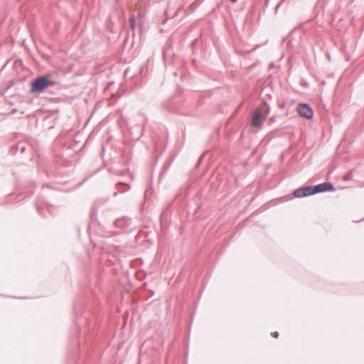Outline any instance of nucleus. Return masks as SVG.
Segmentation results:
<instances>
[{
	"mask_svg": "<svg viewBox=\"0 0 364 364\" xmlns=\"http://www.w3.org/2000/svg\"><path fill=\"white\" fill-rule=\"evenodd\" d=\"M266 117L262 116L261 111L259 109H256L253 114L251 119V126L255 127H260L264 121L265 120Z\"/></svg>",
	"mask_w": 364,
	"mask_h": 364,
	"instance_id": "7ed1b4c3",
	"label": "nucleus"
},
{
	"mask_svg": "<svg viewBox=\"0 0 364 364\" xmlns=\"http://www.w3.org/2000/svg\"><path fill=\"white\" fill-rule=\"evenodd\" d=\"M315 193L323 192V191H331L334 190L332 184L329 183H323L319 185L314 186Z\"/></svg>",
	"mask_w": 364,
	"mask_h": 364,
	"instance_id": "20e7f679",
	"label": "nucleus"
},
{
	"mask_svg": "<svg viewBox=\"0 0 364 364\" xmlns=\"http://www.w3.org/2000/svg\"><path fill=\"white\" fill-rule=\"evenodd\" d=\"M272 336L274 338H278V336H279V333H278V332L275 331V332H273V333H272Z\"/></svg>",
	"mask_w": 364,
	"mask_h": 364,
	"instance_id": "0eeeda50",
	"label": "nucleus"
},
{
	"mask_svg": "<svg viewBox=\"0 0 364 364\" xmlns=\"http://www.w3.org/2000/svg\"><path fill=\"white\" fill-rule=\"evenodd\" d=\"M230 1H232V2H236L237 1V0H230Z\"/></svg>",
	"mask_w": 364,
	"mask_h": 364,
	"instance_id": "6e6552de",
	"label": "nucleus"
},
{
	"mask_svg": "<svg viewBox=\"0 0 364 364\" xmlns=\"http://www.w3.org/2000/svg\"><path fill=\"white\" fill-rule=\"evenodd\" d=\"M299 114L306 119H311L314 114L312 109L307 104H300L297 107Z\"/></svg>",
	"mask_w": 364,
	"mask_h": 364,
	"instance_id": "f03ea898",
	"label": "nucleus"
},
{
	"mask_svg": "<svg viewBox=\"0 0 364 364\" xmlns=\"http://www.w3.org/2000/svg\"><path fill=\"white\" fill-rule=\"evenodd\" d=\"M293 195L296 198L304 197V196L303 194V191H301V188L296 189L294 191Z\"/></svg>",
	"mask_w": 364,
	"mask_h": 364,
	"instance_id": "423d86ee",
	"label": "nucleus"
},
{
	"mask_svg": "<svg viewBox=\"0 0 364 364\" xmlns=\"http://www.w3.org/2000/svg\"><path fill=\"white\" fill-rule=\"evenodd\" d=\"M52 85L51 80L46 77H40L32 82L31 91L32 92H40Z\"/></svg>",
	"mask_w": 364,
	"mask_h": 364,
	"instance_id": "f257e3e1",
	"label": "nucleus"
},
{
	"mask_svg": "<svg viewBox=\"0 0 364 364\" xmlns=\"http://www.w3.org/2000/svg\"><path fill=\"white\" fill-rule=\"evenodd\" d=\"M301 191H303L304 197L315 194L314 186L303 187L301 188Z\"/></svg>",
	"mask_w": 364,
	"mask_h": 364,
	"instance_id": "39448f33",
	"label": "nucleus"
}]
</instances>
